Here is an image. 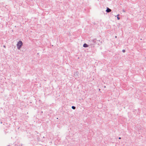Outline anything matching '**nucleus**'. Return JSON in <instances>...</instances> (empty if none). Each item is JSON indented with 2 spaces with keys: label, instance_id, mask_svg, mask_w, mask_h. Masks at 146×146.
I'll use <instances>...</instances> for the list:
<instances>
[{
  "label": "nucleus",
  "instance_id": "nucleus-1",
  "mask_svg": "<svg viewBox=\"0 0 146 146\" xmlns=\"http://www.w3.org/2000/svg\"><path fill=\"white\" fill-rule=\"evenodd\" d=\"M23 44L22 42L21 41H19L17 44V46L18 49H20L21 48V46Z\"/></svg>",
  "mask_w": 146,
  "mask_h": 146
},
{
  "label": "nucleus",
  "instance_id": "nucleus-2",
  "mask_svg": "<svg viewBox=\"0 0 146 146\" xmlns=\"http://www.w3.org/2000/svg\"><path fill=\"white\" fill-rule=\"evenodd\" d=\"M111 9H109L108 8H107V9L106 10V11L107 12H108V13L110 12H111Z\"/></svg>",
  "mask_w": 146,
  "mask_h": 146
},
{
  "label": "nucleus",
  "instance_id": "nucleus-3",
  "mask_svg": "<svg viewBox=\"0 0 146 146\" xmlns=\"http://www.w3.org/2000/svg\"><path fill=\"white\" fill-rule=\"evenodd\" d=\"M83 47H88V46L87 44L85 43L83 45Z\"/></svg>",
  "mask_w": 146,
  "mask_h": 146
},
{
  "label": "nucleus",
  "instance_id": "nucleus-4",
  "mask_svg": "<svg viewBox=\"0 0 146 146\" xmlns=\"http://www.w3.org/2000/svg\"><path fill=\"white\" fill-rule=\"evenodd\" d=\"M119 15V14L117 15V19L118 20H119L120 19V18L118 17Z\"/></svg>",
  "mask_w": 146,
  "mask_h": 146
},
{
  "label": "nucleus",
  "instance_id": "nucleus-5",
  "mask_svg": "<svg viewBox=\"0 0 146 146\" xmlns=\"http://www.w3.org/2000/svg\"><path fill=\"white\" fill-rule=\"evenodd\" d=\"M72 108L73 109H75V107L74 106H72Z\"/></svg>",
  "mask_w": 146,
  "mask_h": 146
},
{
  "label": "nucleus",
  "instance_id": "nucleus-6",
  "mask_svg": "<svg viewBox=\"0 0 146 146\" xmlns=\"http://www.w3.org/2000/svg\"><path fill=\"white\" fill-rule=\"evenodd\" d=\"M122 51L123 52H125V50H122Z\"/></svg>",
  "mask_w": 146,
  "mask_h": 146
},
{
  "label": "nucleus",
  "instance_id": "nucleus-7",
  "mask_svg": "<svg viewBox=\"0 0 146 146\" xmlns=\"http://www.w3.org/2000/svg\"><path fill=\"white\" fill-rule=\"evenodd\" d=\"M119 139H121V137H119Z\"/></svg>",
  "mask_w": 146,
  "mask_h": 146
},
{
  "label": "nucleus",
  "instance_id": "nucleus-8",
  "mask_svg": "<svg viewBox=\"0 0 146 146\" xmlns=\"http://www.w3.org/2000/svg\"><path fill=\"white\" fill-rule=\"evenodd\" d=\"M4 48H5V46H4Z\"/></svg>",
  "mask_w": 146,
  "mask_h": 146
}]
</instances>
